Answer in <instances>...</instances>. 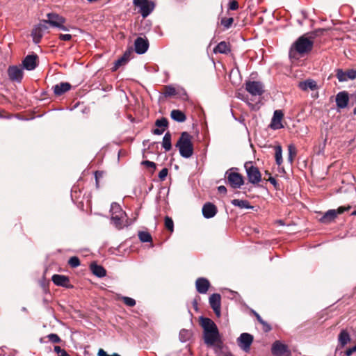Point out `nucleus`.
I'll use <instances>...</instances> for the list:
<instances>
[{"mask_svg":"<svg viewBox=\"0 0 356 356\" xmlns=\"http://www.w3.org/2000/svg\"><path fill=\"white\" fill-rule=\"evenodd\" d=\"M314 37L305 34L299 37L291 45L289 50L291 59L298 60L309 54L314 47Z\"/></svg>","mask_w":356,"mask_h":356,"instance_id":"obj_1","label":"nucleus"},{"mask_svg":"<svg viewBox=\"0 0 356 356\" xmlns=\"http://www.w3.org/2000/svg\"><path fill=\"white\" fill-rule=\"evenodd\" d=\"M200 324L204 330V343L208 346H213L220 338L218 329L215 323L208 318L202 317Z\"/></svg>","mask_w":356,"mask_h":356,"instance_id":"obj_2","label":"nucleus"},{"mask_svg":"<svg viewBox=\"0 0 356 356\" xmlns=\"http://www.w3.org/2000/svg\"><path fill=\"white\" fill-rule=\"evenodd\" d=\"M193 137L187 132H183L179 138L176 147L179 148L180 154L184 158H190L193 154Z\"/></svg>","mask_w":356,"mask_h":356,"instance_id":"obj_3","label":"nucleus"},{"mask_svg":"<svg viewBox=\"0 0 356 356\" xmlns=\"http://www.w3.org/2000/svg\"><path fill=\"white\" fill-rule=\"evenodd\" d=\"M111 220L118 229L124 226V219L127 216L126 213L122 209L120 205L113 202L111 206Z\"/></svg>","mask_w":356,"mask_h":356,"instance_id":"obj_4","label":"nucleus"},{"mask_svg":"<svg viewBox=\"0 0 356 356\" xmlns=\"http://www.w3.org/2000/svg\"><path fill=\"white\" fill-rule=\"evenodd\" d=\"M245 182V179H227V184L232 188H242L244 193L250 191L252 186H258L262 179H248Z\"/></svg>","mask_w":356,"mask_h":356,"instance_id":"obj_5","label":"nucleus"},{"mask_svg":"<svg viewBox=\"0 0 356 356\" xmlns=\"http://www.w3.org/2000/svg\"><path fill=\"white\" fill-rule=\"evenodd\" d=\"M133 3L143 18L147 17L155 8L154 2L151 0H134Z\"/></svg>","mask_w":356,"mask_h":356,"instance_id":"obj_6","label":"nucleus"},{"mask_svg":"<svg viewBox=\"0 0 356 356\" xmlns=\"http://www.w3.org/2000/svg\"><path fill=\"white\" fill-rule=\"evenodd\" d=\"M245 90L253 96H260L264 92V86L260 81H248L245 83Z\"/></svg>","mask_w":356,"mask_h":356,"instance_id":"obj_7","label":"nucleus"},{"mask_svg":"<svg viewBox=\"0 0 356 356\" xmlns=\"http://www.w3.org/2000/svg\"><path fill=\"white\" fill-rule=\"evenodd\" d=\"M253 341V336L249 333H242L237 339V344L245 352L250 350Z\"/></svg>","mask_w":356,"mask_h":356,"instance_id":"obj_8","label":"nucleus"},{"mask_svg":"<svg viewBox=\"0 0 356 356\" xmlns=\"http://www.w3.org/2000/svg\"><path fill=\"white\" fill-rule=\"evenodd\" d=\"M271 352L274 356H289L290 355L288 346L280 341H275L273 343Z\"/></svg>","mask_w":356,"mask_h":356,"instance_id":"obj_9","label":"nucleus"},{"mask_svg":"<svg viewBox=\"0 0 356 356\" xmlns=\"http://www.w3.org/2000/svg\"><path fill=\"white\" fill-rule=\"evenodd\" d=\"M48 19L44 20L42 23L44 24H49L53 26L58 27L63 30H65V27L63 26V23L65 22L64 19L59 16L57 14L54 13H49L47 15Z\"/></svg>","mask_w":356,"mask_h":356,"instance_id":"obj_10","label":"nucleus"},{"mask_svg":"<svg viewBox=\"0 0 356 356\" xmlns=\"http://www.w3.org/2000/svg\"><path fill=\"white\" fill-rule=\"evenodd\" d=\"M248 178H261V174L256 165L252 162H246L244 165Z\"/></svg>","mask_w":356,"mask_h":356,"instance_id":"obj_11","label":"nucleus"},{"mask_svg":"<svg viewBox=\"0 0 356 356\" xmlns=\"http://www.w3.org/2000/svg\"><path fill=\"white\" fill-rule=\"evenodd\" d=\"M220 300L221 297L220 295L218 293H213L209 297V304L211 307L213 309V312H215L216 315L218 317L220 316Z\"/></svg>","mask_w":356,"mask_h":356,"instance_id":"obj_12","label":"nucleus"},{"mask_svg":"<svg viewBox=\"0 0 356 356\" xmlns=\"http://www.w3.org/2000/svg\"><path fill=\"white\" fill-rule=\"evenodd\" d=\"M350 341V335L347 330H341L338 336V345L336 350L343 348Z\"/></svg>","mask_w":356,"mask_h":356,"instance_id":"obj_13","label":"nucleus"},{"mask_svg":"<svg viewBox=\"0 0 356 356\" xmlns=\"http://www.w3.org/2000/svg\"><path fill=\"white\" fill-rule=\"evenodd\" d=\"M135 51L136 53L142 54L147 51L149 47V42L147 38L138 37L134 42Z\"/></svg>","mask_w":356,"mask_h":356,"instance_id":"obj_14","label":"nucleus"},{"mask_svg":"<svg viewBox=\"0 0 356 356\" xmlns=\"http://www.w3.org/2000/svg\"><path fill=\"white\" fill-rule=\"evenodd\" d=\"M284 113L281 110H276L274 112L273 117L270 123V127L273 129H279L283 127L282 120Z\"/></svg>","mask_w":356,"mask_h":356,"instance_id":"obj_15","label":"nucleus"},{"mask_svg":"<svg viewBox=\"0 0 356 356\" xmlns=\"http://www.w3.org/2000/svg\"><path fill=\"white\" fill-rule=\"evenodd\" d=\"M336 76L339 81H346L348 79H354L356 78V71L348 70L343 72L342 70H337Z\"/></svg>","mask_w":356,"mask_h":356,"instance_id":"obj_16","label":"nucleus"},{"mask_svg":"<svg viewBox=\"0 0 356 356\" xmlns=\"http://www.w3.org/2000/svg\"><path fill=\"white\" fill-rule=\"evenodd\" d=\"M217 207L211 202L205 203L202 207V215L205 218H211L217 213Z\"/></svg>","mask_w":356,"mask_h":356,"instance_id":"obj_17","label":"nucleus"},{"mask_svg":"<svg viewBox=\"0 0 356 356\" xmlns=\"http://www.w3.org/2000/svg\"><path fill=\"white\" fill-rule=\"evenodd\" d=\"M8 74L10 79L13 81H20L23 77V71L17 66L9 67Z\"/></svg>","mask_w":356,"mask_h":356,"instance_id":"obj_18","label":"nucleus"},{"mask_svg":"<svg viewBox=\"0 0 356 356\" xmlns=\"http://www.w3.org/2000/svg\"><path fill=\"white\" fill-rule=\"evenodd\" d=\"M195 286L198 293L204 294L208 291L210 283L207 279L199 277L195 282Z\"/></svg>","mask_w":356,"mask_h":356,"instance_id":"obj_19","label":"nucleus"},{"mask_svg":"<svg viewBox=\"0 0 356 356\" xmlns=\"http://www.w3.org/2000/svg\"><path fill=\"white\" fill-rule=\"evenodd\" d=\"M349 101L348 94L346 91L339 92L336 95V104L338 108H344L347 106Z\"/></svg>","mask_w":356,"mask_h":356,"instance_id":"obj_20","label":"nucleus"},{"mask_svg":"<svg viewBox=\"0 0 356 356\" xmlns=\"http://www.w3.org/2000/svg\"><path fill=\"white\" fill-rule=\"evenodd\" d=\"M38 56L36 55H29L23 60V66L27 70H34L37 65Z\"/></svg>","mask_w":356,"mask_h":356,"instance_id":"obj_21","label":"nucleus"},{"mask_svg":"<svg viewBox=\"0 0 356 356\" xmlns=\"http://www.w3.org/2000/svg\"><path fill=\"white\" fill-rule=\"evenodd\" d=\"M47 29V25L42 22L35 28L32 31L33 40L35 43L38 44L40 42L42 37V31Z\"/></svg>","mask_w":356,"mask_h":356,"instance_id":"obj_22","label":"nucleus"},{"mask_svg":"<svg viewBox=\"0 0 356 356\" xmlns=\"http://www.w3.org/2000/svg\"><path fill=\"white\" fill-rule=\"evenodd\" d=\"M71 85L67 82H61L53 87L54 92L56 96H60L71 89Z\"/></svg>","mask_w":356,"mask_h":356,"instance_id":"obj_23","label":"nucleus"},{"mask_svg":"<svg viewBox=\"0 0 356 356\" xmlns=\"http://www.w3.org/2000/svg\"><path fill=\"white\" fill-rule=\"evenodd\" d=\"M298 87L303 91L316 90L318 89L316 82L313 79H307L298 83Z\"/></svg>","mask_w":356,"mask_h":356,"instance_id":"obj_24","label":"nucleus"},{"mask_svg":"<svg viewBox=\"0 0 356 356\" xmlns=\"http://www.w3.org/2000/svg\"><path fill=\"white\" fill-rule=\"evenodd\" d=\"M231 51V47L229 42L222 41L213 49L215 54H227Z\"/></svg>","mask_w":356,"mask_h":356,"instance_id":"obj_25","label":"nucleus"},{"mask_svg":"<svg viewBox=\"0 0 356 356\" xmlns=\"http://www.w3.org/2000/svg\"><path fill=\"white\" fill-rule=\"evenodd\" d=\"M337 216V213L335 209H330L324 213L319 220L322 223L328 224L333 221Z\"/></svg>","mask_w":356,"mask_h":356,"instance_id":"obj_26","label":"nucleus"},{"mask_svg":"<svg viewBox=\"0 0 356 356\" xmlns=\"http://www.w3.org/2000/svg\"><path fill=\"white\" fill-rule=\"evenodd\" d=\"M51 280L54 284L60 286L67 287L70 282L68 277L63 275H54Z\"/></svg>","mask_w":356,"mask_h":356,"instance_id":"obj_27","label":"nucleus"},{"mask_svg":"<svg viewBox=\"0 0 356 356\" xmlns=\"http://www.w3.org/2000/svg\"><path fill=\"white\" fill-rule=\"evenodd\" d=\"M90 270L92 273L98 277H104L106 275V271L104 268L96 264H92L90 265Z\"/></svg>","mask_w":356,"mask_h":356,"instance_id":"obj_28","label":"nucleus"},{"mask_svg":"<svg viewBox=\"0 0 356 356\" xmlns=\"http://www.w3.org/2000/svg\"><path fill=\"white\" fill-rule=\"evenodd\" d=\"M171 118L179 122H183L186 120V115L180 110H172L170 113Z\"/></svg>","mask_w":356,"mask_h":356,"instance_id":"obj_29","label":"nucleus"},{"mask_svg":"<svg viewBox=\"0 0 356 356\" xmlns=\"http://www.w3.org/2000/svg\"><path fill=\"white\" fill-rule=\"evenodd\" d=\"M231 203L232 205L239 207L241 209H251V208H252V207L250 205L248 201H247V200L234 199L232 200Z\"/></svg>","mask_w":356,"mask_h":356,"instance_id":"obj_30","label":"nucleus"},{"mask_svg":"<svg viewBox=\"0 0 356 356\" xmlns=\"http://www.w3.org/2000/svg\"><path fill=\"white\" fill-rule=\"evenodd\" d=\"M162 146L165 149V151L170 150L172 147L171 145V134L169 132H167L163 138L162 142Z\"/></svg>","mask_w":356,"mask_h":356,"instance_id":"obj_31","label":"nucleus"},{"mask_svg":"<svg viewBox=\"0 0 356 356\" xmlns=\"http://www.w3.org/2000/svg\"><path fill=\"white\" fill-rule=\"evenodd\" d=\"M274 149H275V158L276 163L278 165H280L281 163H282V147L280 145H277L275 147Z\"/></svg>","mask_w":356,"mask_h":356,"instance_id":"obj_32","label":"nucleus"},{"mask_svg":"<svg viewBox=\"0 0 356 356\" xmlns=\"http://www.w3.org/2000/svg\"><path fill=\"white\" fill-rule=\"evenodd\" d=\"M225 178H243V177L237 172V168H231L226 172Z\"/></svg>","mask_w":356,"mask_h":356,"instance_id":"obj_33","label":"nucleus"},{"mask_svg":"<svg viewBox=\"0 0 356 356\" xmlns=\"http://www.w3.org/2000/svg\"><path fill=\"white\" fill-rule=\"evenodd\" d=\"M138 238L142 242H150L152 240V236L147 232H140Z\"/></svg>","mask_w":356,"mask_h":356,"instance_id":"obj_34","label":"nucleus"},{"mask_svg":"<svg viewBox=\"0 0 356 356\" xmlns=\"http://www.w3.org/2000/svg\"><path fill=\"white\" fill-rule=\"evenodd\" d=\"M163 94L165 97H171V96L175 95L177 94V92H176L175 88H173L172 86H165L164 87V90H163Z\"/></svg>","mask_w":356,"mask_h":356,"instance_id":"obj_35","label":"nucleus"},{"mask_svg":"<svg viewBox=\"0 0 356 356\" xmlns=\"http://www.w3.org/2000/svg\"><path fill=\"white\" fill-rule=\"evenodd\" d=\"M233 22L234 19L232 17H222L220 20V24L227 29L231 27Z\"/></svg>","mask_w":356,"mask_h":356,"instance_id":"obj_36","label":"nucleus"},{"mask_svg":"<svg viewBox=\"0 0 356 356\" xmlns=\"http://www.w3.org/2000/svg\"><path fill=\"white\" fill-rule=\"evenodd\" d=\"M165 227L171 232L174 231V222L172 219L169 216L165 217Z\"/></svg>","mask_w":356,"mask_h":356,"instance_id":"obj_37","label":"nucleus"},{"mask_svg":"<svg viewBox=\"0 0 356 356\" xmlns=\"http://www.w3.org/2000/svg\"><path fill=\"white\" fill-rule=\"evenodd\" d=\"M168 122L167 119H165L164 118L157 120L155 122V125L157 127H159L160 129H163L164 131H165V129L168 127Z\"/></svg>","mask_w":356,"mask_h":356,"instance_id":"obj_38","label":"nucleus"},{"mask_svg":"<svg viewBox=\"0 0 356 356\" xmlns=\"http://www.w3.org/2000/svg\"><path fill=\"white\" fill-rule=\"evenodd\" d=\"M288 151H289V160L290 162H292L294 157L296 155V149L294 145H290L288 147Z\"/></svg>","mask_w":356,"mask_h":356,"instance_id":"obj_39","label":"nucleus"},{"mask_svg":"<svg viewBox=\"0 0 356 356\" xmlns=\"http://www.w3.org/2000/svg\"><path fill=\"white\" fill-rule=\"evenodd\" d=\"M68 264L71 267L76 268L80 265V261L77 257H72L70 258Z\"/></svg>","mask_w":356,"mask_h":356,"instance_id":"obj_40","label":"nucleus"},{"mask_svg":"<svg viewBox=\"0 0 356 356\" xmlns=\"http://www.w3.org/2000/svg\"><path fill=\"white\" fill-rule=\"evenodd\" d=\"M143 163L149 170L150 175H152L156 169V164L154 162L145 161Z\"/></svg>","mask_w":356,"mask_h":356,"instance_id":"obj_41","label":"nucleus"},{"mask_svg":"<svg viewBox=\"0 0 356 356\" xmlns=\"http://www.w3.org/2000/svg\"><path fill=\"white\" fill-rule=\"evenodd\" d=\"M122 300H123V302L129 306V307H134L136 305V300L131 298H129V297H122Z\"/></svg>","mask_w":356,"mask_h":356,"instance_id":"obj_42","label":"nucleus"},{"mask_svg":"<svg viewBox=\"0 0 356 356\" xmlns=\"http://www.w3.org/2000/svg\"><path fill=\"white\" fill-rule=\"evenodd\" d=\"M54 351L58 353V356H70L64 349L58 346L54 347Z\"/></svg>","mask_w":356,"mask_h":356,"instance_id":"obj_43","label":"nucleus"},{"mask_svg":"<svg viewBox=\"0 0 356 356\" xmlns=\"http://www.w3.org/2000/svg\"><path fill=\"white\" fill-rule=\"evenodd\" d=\"M47 338L52 343H56L60 341V337L56 334H49V335H47Z\"/></svg>","mask_w":356,"mask_h":356,"instance_id":"obj_44","label":"nucleus"},{"mask_svg":"<svg viewBox=\"0 0 356 356\" xmlns=\"http://www.w3.org/2000/svg\"><path fill=\"white\" fill-rule=\"evenodd\" d=\"M127 61V59L123 56L120 58H119L116 62H115V68L114 70H117L119 67H120L121 65L125 64Z\"/></svg>","mask_w":356,"mask_h":356,"instance_id":"obj_45","label":"nucleus"},{"mask_svg":"<svg viewBox=\"0 0 356 356\" xmlns=\"http://www.w3.org/2000/svg\"><path fill=\"white\" fill-rule=\"evenodd\" d=\"M238 8V3L236 1L232 0L229 3V8L232 10H236Z\"/></svg>","mask_w":356,"mask_h":356,"instance_id":"obj_46","label":"nucleus"},{"mask_svg":"<svg viewBox=\"0 0 356 356\" xmlns=\"http://www.w3.org/2000/svg\"><path fill=\"white\" fill-rule=\"evenodd\" d=\"M168 170L165 168H163L159 174V178H165L168 175Z\"/></svg>","mask_w":356,"mask_h":356,"instance_id":"obj_47","label":"nucleus"},{"mask_svg":"<svg viewBox=\"0 0 356 356\" xmlns=\"http://www.w3.org/2000/svg\"><path fill=\"white\" fill-rule=\"evenodd\" d=\"M59 38L61 40L69 41L72 39V35L70 34H60Z\"/></svg>","mask_w":356,"mask_h":356,"instance_id":"obj_48","label":"nucleus"},{"mask_svg":"<svg viewBox=\"0 0 356 356\" xmlns=\"http://www.w3.org/2000/svg\"><path fill=\"white\" fill-rule=\"evenodd\" d=\"M218 191L220 193L225 194L226 192H227V188L224 186H220L218 187Z\"/></svg>","mask_w":356,"mask_h":356,"instance_id":"obj_49","label":"nucleus"},{"mask_svg":"<svg viewBox=\"0 0 356 356\" xmlns=\"http://www.w3.org/2000/svg\"><path fill=\"white\" fill-rule=\"evenodd\" d=\"M253 314L255 316V317L257 318V320L260 323H264V321L261 318V317L260 316V315L258 313H257L256 312L253 311Z\"/></svg>","mask_w":356,"mask_h":356,"instance_id":"obj_50","label":"nucleus"},{"mask_svg":"<svg viewBox=\"0 0 356 356\" xmlns=\"http://www.w3.org/2000/svg\"><path fill=\"white\" fill-rule=\"evenodd\" d=\"M264 326V330L265 332H269L271 330V327L266 322L264 321V323H261Z\"/></svg>","mask_w":356,"mask_h":356,"instance_id":"obj_51","label":"nucleus"},{"mask_svg":"<svg viewBox=\"0 0 356 356\" xmlns=\"http://www.w3.org/2000/svg\"><path fill=\"white\" fill-rule=\"evenodd\" d=\"M104 176V172L103 171H95V178L98 179L101 178Z\"/></svg>","mask_w":356,"mask_h":356,"instance_id":"obj_52","label":"nucleus"},{"mask_svg":"<svg viewBox=\"0 0 356 356\" xmlns=\"http://www.w3.org/2000/svg\"><path fill=\"white\" fill-rule=\"evenodd\" d=\"M164 130L163 129L156 128L154 129L153 133L156 135H161L163 133Z\"/></svg>","mask_w":356,"mask_h":356,"instance_id":"obj_53","label":"nucleus"},{"mask_svg":"<svg viewBox=\"0 0 356 356\" xmlns=\"http://www.w3.org/2000/svg\"><path fill=\"white\" fill-rule=\"evenodd\" d=\"M98 356H109L103 349H99L97 353Z\"/></svg>","mask_w":356,"mask_h":356,"instance_id":"obj_54","label":"nucleus"},{"mask_svg":"<svg viewBox=\"0 0 356 356\" xmlns=\"http://www.w3.org/2000/svg\"><path fill=\"white\" fill-rule=\"evenodd\" d=\"M268 181H269L270 182V184L275 188H277V179H267Z\"/></svg>","mask_w":356,"mask_h":356,"instance_id":"obj_55","label":"nucleus"},{"mask_svg":"<svg viewBox=\"0 0 356 356\" xmlns=\"http://www.w3.org/2000/svg\"><path fill=\"white\" fill-rule=\"evenodd\" d=\"M353 353H355V352L353 350V349L351 348H348L346 351V356H351Z\"/></svg>","mask_w":356,"mask_h":356,"instance_id":"obj_56","label":"nucleus"},{"mask_svg":"<svg viewBox=\"0 0 356 356\" xmlns=\"http://www.w3.org/2000/svg\"><path fill=\"white\" fill-rule=\"evenodd\" d=\"M345 210H346V209L344 207H339L337 209V210H336V211H337V214H341V213H343Z\"/></svg>","mask_w":356,"mask_h":356,"instance_id":"obj_57","label":"nucleus"},{"mask_svg":"<svg viewBox=\"0 0 356 356\" xmlns=\"http://www.w3.org/2000/svg\"><path fill=\"white\" fill-rule=\"evenodd\" d=\"M184 333H186V331H185V330H182V331H181V332H180V334H179L180 337H181V340L182 341H185L184 339H181L182 335L184 334Z\"/></svg>","mask_w":356,"mask_h":356,"instance_id":"obj_58","label":"nucleus"},{"mask_svg":"<svg viewBox=\"0 0 356 356\" xmlns=\"http://www.w3.org/2000/svg\"><path fill=\"white\" fill-rule=\"evenodd\" d=\"M351 97L354 98L355 100H356V90H355V92L353 95H351Z\"/></svg>","mask_w":356,"mask_h":356,"instance_id":"obj_59","label":"nucleus"},{"mask_svg":"<svg viewBox=\"0 0 356 356\" xmlns=\"http://www.w3.org/2000/svg\"><path fill=\"white\" fill-rule=\"evenodd\" d=\"M90 3H95V2H97L99 1V0H88Z\"/></svg>","mask_w":356,"mask_h":356,"instance_id":"obj_60","label":"nucleus"},{"mask_svg":"<svg viewBox=\"0 0 356 356\" xmlns=\"http://www.w3.org/2000/svg\"><path fill=\"white\" fill-rule=\"evenodd\" d=\"M354 352H356V345L351 348Z\"/></svg>","mask_w":356,"mask_h":356,"instance_id":"obj_61","label":"nucleus"},{"mask_svg":"<svg viewBox=\"0 0 356 356\" xmlns=\"http://www.w3.org/2000/svg\"><path fill=\"white\" fill-rule=\"evenodd\" d=\"M111 356H120L119 354L118 353H113L112 355Z\"/></svg>","mask_w":356,"mask_h":356,"instance_id":"obj_62","label":"nucleus"},{"mask_svg":"<svg viewBox=\"0 0 356 356\" xmlns=\"http://www.w3.org/2000/svg\"><path fill=\"white\" fill-rule=\"evenodd\" d=\"M352 215H353V216H356V210H355V211H354L352 213Z\"/></svg>","mask_w":356,"mask_h":356,"instance_id":"obj_63","label":"nucleus"},{"mask_svg":"<svg viewBox=\"0 0 356 356\" xmlns=\"http://www.w3.org/2000/svg\"><path fill=\"white\" fill-rule=\"evenodd\" d=\"M353 113H354L355 115H356V107H355V108H354V110H353Z\"/></svg>","mask_w":356,"mask_h":356,"instance_id":"obj_64","label":"nucleus"}]
</instances>
